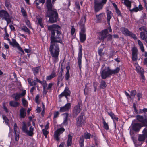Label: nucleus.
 Listing matches in <instances>:
<instances>
[{
	"mask_svg": "<svg viewBox=\"0 0 147 147\" xmlns=\"http://www.w3.org/2000/svg\"><path fill=\"white\" fill-rule=\"evenodd\" d=\"M45 16L49 18V22L51 24L57 22L59 20V14L56 9L53 8L51 0H46Z\"/></svg>",
	"mask_w": 147,
	"mask_h": 147,
	"instance_id": "obj_1",
	"label": "nucleus"
},
{
	"mask_svg": "<svg viewBox=\"0 0 147 147\" xmlns=\"http://www.w3.org/2000/svg\"><path fill=\"white\" fill-rule=\"evenodd\" d=\"M48 28V30L51 32V43H59L63 44L61 36V32L59 31L61 29V26L57 24H53L49 26Z\"/></svg>",
	"mask_w": 147,
	"mask_h": 147,
	"instance_id": "obj_2",
	"label": "nucleus"
},
{
	"mask_svg": "<svg viewBox=\"0 0 147 147\" xmlns=\"http://www.w3.org/2000/svg\"><path fill=\"white\" fill-rule=\"evenodd\" d=\"M136 120L139 123H135L133 124L132 130H130V134L131 136H134V132H138L142 127H147V116L137 115L136 116Z\"/></svg>",
	"mask_w": 147,
	"mask_h": 147,
	"instance_id": "obj_3",
	"label": "nucleus"
},
{
	"mask_svg": "<svg viewBox=\"0 0 147 147\" xmlns=\"http://www.w3.org/2000/svg\"><path fill=\"white\" fill-rule=\"evenodd\" d=\"M49 50L52 57L56 59H58L60 51L59 45L56 43H51Z\"/></svg>",
	"mask_w": 147,
	"mask_h": 147,
	"instance_id": "obj_4",
	"label": "nucleus"
},
{
	"mask_svg": "<svg viewBox=\"0 0 147 147\" xmlns=\"http://www.w3.org/2000/svg\"><path fill=\"white\" fill-rule=\"evenodd\" d=\"M120 69L119 67H117L115 69L112 70L110 69L109 67L107 69H104L101 72V77L102 79H106L107 77L110 76L111 75L117 74L120 71Z\"/></svg>",
	"mask_w": 147,
	"mask_h": 147,
	"instance_id": "obj_5",
	"label": "nucleus"
},
{
	"mask_svg": "<svg viewBox=\"0 0 147 147\" xmlns=\"http://www.w3.org/2000/svg\"><path fill=\"white\" fill-rule=\"evenodd\" d=\"M107 1V0H94L95 12L97 13L102 9Z\"/></svg>",
	"mask_w": 147,
	"mask_h": 147,
	"instance_id": "obj_6",
	"label": "nucleus"
},
{
	"mask_svg": "<svg viewBox=\"0 0 147 147\" xmlns=\"http://www.w3.org/2000/svg\"><path fill=\"white\" fill-rule=\"evenodd\" d=\"M138 66L136 67V71L140 75V78L142 82H144L146 80L144 76V69L142 67L140 66L138 64Z\"/></svg>",
	"mask_w": 147,
	"mask_h": 147,
	"instance_id": "obj_7",
	"label": "nucleus"
},
{
	"mask_svg": "<svg viewBox=\"0 0 147 147\" xmlns=\"http://www.w3.org/2000/svg\"><path fill=\"white\" fill-rule=\"evenodd\" d=\"M121 31L123 33L125 36H130L134 40L137 39V37L136 35L132 33L127 28L125 27L122 28H121Z\"/></svg>",
	"mask_w": 147,
	"mask_h": 147,
	"instance_id": "obj_8",
	"label": "nucleus"
},
{
	"mask_svg": "<svg viewBox=\"0 0 147 147\" xmlns=\"http://www.w3.org/2000/svg\"><path fill=\"white\" fill-rule=\"evenodd\" d=\"M91 136V134L89 133H85L84 134V136H80L79 140V143L80 147H84V139H90Z\"/></svg>",
	"mask_w": 147,
	"mask_h": 147,
	"instance_id": "obj_9",
	"label": "nucleus"
},
{
	"mask_svg": "<svg viewBox=\"0 0 147 147\" xmlns=\"http://www.w3.org/2000/svg\"><path fill=\"white\" fill-rule=\"evenodd\" d=\"M71 92L69 88L66 86L64 91L58 96L59 98H61L63 97H65L67 100L68 101V96H70Z\"/></svg>",
	"mask_w": 147,
	"mask_h": 147,
	"instance_id": "obj_10",
	"label": "nucleus"
},
{
	"mask_svg": "<svg viewBox=\"0 0 147 147\" xmlns=\"http://www.w3.org/2000/svg\"><path fill=\"white\" fill-rule=\"evenodd\" d=\"M82 45L79 46L78 49V64L79 69L81 71L82 68Z\"/></svg>",
	"mask_w": 147,
	"mask_h": 147,
	"instance_id": "obj_11",
	"label": "nucleus"
},
{
	"mask_svg": "<svg viewBox=\"0 0 147 147\" xmlns=\"http://www.w3.org/2000/svg\"><path fill=\"white\" fill-rule=\"evenodd\" d=\"M83 117L84 115L81 113L76 119V125L77 127H80L84 125L86 121L84 119Z\"/></svg>",
	"mask_w": 147,
	"mask_h": 147,
	"instance_id": "obj_12",
	"label": "nucleus"
},
{
	"mask_svg": "<svg viewBox=\"0 0 147 147\" xmlns=\"http://www.w3.org/2000/svg\"><path fill=\"white\" fill-rule=\"evenodd\" d=\"M139 30L141 31L140 33V36L141 38L145 40L147 39V30L146 27L142 26L139 28Z\"/></svg>",
	"mask_w": 147,
	"mask_h": 147,
	"instance_id": "obj_13",
	"label": "nucleus"
},
{
	"mask_svg": "<svg viewBox=\"0 0 147 147\" xmlns=\"http://www.w3.org/2000/svg\"><path fill=\"white\" fill-rule=\"evenodd\" d=\"M65 129L63 127H61L58 129L54 132V139L56 141H59L60 139L59 136L65 131Z\"/></svg>",
	"mask_w": 147,
	"mask_h": 147,
	"instance_id": "obj_14",
	"label": "nucleus"
},
{
	"mask_svg": "<svg viewBox=\"0 0 147 147\" xmlns=\"http://www.w3.org/2000/svg\"><path fill=\"white\" fill-rule=\"evenodd\" d=\"M26 93V91L25 90H23L21 93H16L12 95V97L14 99L15 101H18L20 98L24 96Z\"/></svg>",
	"mask_w": 147,
	"mask_h": 147,
	"instance_id": "obj_15",
	"label": "nucleus"
},
{
	"mask_svg": "<svg viewBox=\"0 0 147 147\" xmlns=\"http://www.w3.org/2000/svg\"><path fill=\"white\" fill-rule=\"evenodd\" d=\"M108 30L107 29H105L102 31L98 32V34L100 37L99 38V39L103 42L105 39L107 37V35L108 34Z\"/></svg>",
	"mask_w": 147,
	"mask_h": 147,
	"instance_id": "obj_16",
	"label": "nucleus"
},
{
	"mask_svg": "<svg viewBox=\"0 0 147 147\" xmlns=\"http://www.w3.org/2000/svg\"><path fill=\"white\" fill-rule=\"evenodd\" d=\"M12 42H9L10 45H11L13 47H16L20 51H21L23 54H24V52L22 48L20 46L19 44L16 41L15 39H12Z\"/></svg>",
	"mask_w": 147,
	"mask_h": 147,
	"instance_id": "obj_17",
	"label": "nucleus"
},
{
	"mask_svg": "<svg viewBox=\"0 0 147 147\" xmlns=\"http://www.w3.org/2000/svg\"><path fill=\"white\" fill-rule=\"evenodd\" d=\"M80 105L79 103L75 106L73 109V115L74 117H76L81 111V109L80 108Z\"/></svg>",
	"mask_w": 147,
	"mask_h": 147,
	"instance_id": "obj_18",
	"label": "nucleus"
},
{
	"mask_svg": "<svg viewBox=\"0 0 147 147\" xmlns=\"http://www.w3.org/2000/svg\"><path fill=\"white\" fill-rule=\"evenodd\" d=\"M85 29H81L79 33L80 39L81 42H84L86 40V34H85Z\"/></svg>",
	"mask_w": 147,
	"mask_h": 147,
	"instance_id": "obj_19",
	"label": "nucleus"
},
{
	"mask_svg": "<svg viewBox=\"0 0 147 147\" xmlns=\"http://www.w3.org/2000/svg\"><path fill=\"white\" fill-rule=\"evenodd\" d=\"M71 107V104L70 103L66 104L64 106L60 107L59 112H66L69 110Z\"/></svg>",
	"mask_w": 147,
	"mask_h": 147,
	"instance_id": "obj_20",
	"label": "nucleus"
},
{
	"mask_svg": "<svg viewBox=\"0 0 147 147\" xmlns=\"http://www.w3.org/2000/svg\"><path fill=\"white\" fill-rule=\"evenodd\" d=\"M37 79H38L37 77H35V80L33 81H32V80L30 78H28V81L29 84L31 86L36 85V87H38V85L37 84V82H38Z\"/></svg>",
	"mask_w": 147,
	"mask_h": 147,
	"instance_id": "obj_21",
	"label": "nucleus"
},
{
	"mask_svg": "<svg viewBox=\"0 0 147 147\" xmlns=\"http://www.w3.org/2000/svg\"><path fill=\"white\" fill-rule=\"evenodd\" d=\"M86 16H84V17L81 18L79 22V25L80 27V29H85V24L86 22Z\"/></svg>",
	"mask_w": 147,
	"mask_h": 147,
	"instance_id": "obj_22",
	"label": "nucleus"
},
{
	"mask_svg": "<svg viewBox=\"0 0 147 147\" xmlns=\"http://www.w3.org/2000/svg\"><path fill=\"white\" fill-rule=\"evenodd\" d=\"M26 115V111L25 109L23 107L20 110V117L21 118H24Z\"/></svg>",
	"mask_w": 147,
	"mask_h": 147,
	"instance_id": "obj_23",
	"label": "nucleus"
},
{
	"mask_svg": "<svg viewBox=\"0 0 147 147\" xmlns=\"http://www.w3.org/2000/svg\"><path fill=\"white\" fill-rule=\"evenodd\" d=\"M108 114L110 116L112 119L113 120V122L115 125H116V123L115 121H118V118L113 113L112 111L110 112H107Z\"/></svg>",
	"mask_w": 147,
	"mask_h": 147,
	"instance_id": "obj_24",
	"label": "nucleus"
},
{
	"mask_svg": "<svg viewBox=\"0 0 147 147\" xmlns=\"http://www.w3.org/2000/svg\"><path fill=\"white\" fill-rule=\"evenodd\" d=\"M106 13L107 14V20L108 23L109 24L110 20L113 16V13L109 10H107Z\"/></svg>",
	"mask_w": 147,
	"mask_h": 147,
	"instance_id": "obj_25",
	"label": "nucleus"
},
{
	"mask_svg": "<svg viewBox=\"0 0 147 147\" xmlns=\"http://www.w3.org/2000/svg\"><path fill=\"white\" fill-rule=\"evenodd\" d=\"M0 17H9V13L5 10H0Z\"/></svg>",
	"mask_w": 147,
	"mask_h": 147,
	"instance_id": "obj_26",
	"label": "nucleus"
},
{
	"mask_svg": "<svg viewBox=\"0 0 147 147\" xmlns=\"http://www.w3.org/2000/svg\"><path fill=\"white\" fill-rule=\"evenodd\" d=\"M56 73L55 72V71L53 70L51 74L49 76H47L46 78V79L47 80H48L53 79L54 78L56 77Z\"/></svg>",
	"mask_w": 147,
	"mask_h": 147,
	"instance_id": "obj_27",
	"label": "nucleus"
},
{
	"mask_svg": "<svg viewBox=\"0 0 147 147\" xmlns=\"http://www.w3.org/2000/svg\"><path fill=\"white\" fill-rule=\"evenodd\" d=\"M72 137L70 134L68 136V139L67 142V145L68 147L71 146L72 144Z\"/></svg>",
	"mask_w": 147,
	"mask_h": 147,
	"instance_id": "obj_28",
	"label": "nucleus"
},
{
	"mask_svg": "<svg viewBox=\"0 0 147 147\" xmlns=\"http://www.w3.org/2000/svg\"><path fill=\"white\" fill-rule=\"evenodd\" d=\"M10 106L13 107H18L20 105V103L16 101H10L9 102Z\"/></svg>",
	"mask_w": 147,
	"mask_h": 147,
	"instance_id": "obj_29",
	"label": "nucleus"
},
{
	"mask_svg": "<svg viewBox=\"0 0 147 147\" xmlns=\"http://www.w3.org/2000/svg\"><path fill=\"white\" fill-rule=\"evenodd\" d=\"M5 5L7 9L9 10L12 8L10 0H5Z\"/></svg>",
	"mask_w": 147,
	"mask_h": 147,
	"instance_id": "obj_30",
	"label": "nucleus"
},
{
	"mask_svg": "<svg viewBox=\"0 0 147 147\" xmlns=\"http://www.w3.org/2000/svg\"><path fill=\"white\" fill-rule=\"evenodd\" d=\"M45 0H35V2L36 3V6L39 9H40V7L38 6L39 4L42 3L43 5L45 3Z\"/></svg>",
	"mask_w": 147,
	"mask_h": 147,
	"instance_id": "obj_31",
	"label": "nucleus"
},
{
	"mask_svg": "<svg viewBox=\"0 0 147 147\" xmlns=\"http://www.w3.org/2000/svg\"><path fill=\"white\" fill-rule=\"evenodd\" d=\"M34 128L31 126L29 128V130H28L27 134L30 136H32L34 134L33 131H34Z\"/></svg>",
	"mask_w": 147,
	"mask_h": 147,
	"instance_id": "obj_32",
	"label": "nucleus"
},
{
	"mask_svg": "<svg viewBox=\"0 0 147 147\" xmlns=\"http://www.w3.org/2000/svg\"><path fill=\"white\" fill-rule=\"evenodd\" d=\"M107 85L105 81L103 80H101L99 86V87L100 89H104L106 87Z\"/></svg>",
	"mask_w": 147,
	"mask_h": 147,
	"instance_id": "obj_33",
	"label": "nucleus"
},
{
	"mask_svg": "<svg viewBox=\"0 0 147 147\" xmlns=\"http://www.w3.org/2000/svg\"><path fill=\"white\" fill-rule=\"evenodd\" d=\"M104 15V13H101L99 15H96V17L98 22H101L102 19L103 18Z\"/></svg>",
	"mask_w": 147,
	"mask_h": 147,
	"instance_id": "obj_34",
	"label": "nucleus"
},
{
	"mask_svg": "<svg viewBox=\"0 0 147 147\" xmlns=\"http://www.w3.org/2000/svg\"><path fill=\"white\" fill-rule=\"evenodd\" d=\"M21 29L22 30L27 33L29 34H30V31L25 25L23 26L21 28Z\"/></svg>",
	"mask_w": 147,
	"mask_h": 147,
	"instance_id": "obj_35",
	"label": "nucleus"
},
{
	"mask_svg": "<svg viewBox=\"0 0 147 147\" xmlns=\"http://www.w3.org/2000/svg\"><path fill=\"white\" fill-rule=\"evenodd\" d=\"M38 24L40 25L42 28L44 27V26L43 24V22H42V18L41 17H38L37 18Z\"/></svg>",
	"mask_w": 147,
	"mask_h": 147,
	"instance_id": "obj_36",
	"label": "nucleus"
},
{
	"mask_svg": "<svg viewBox=\"0 0 147 147\" xmlns=\"http://www.w3.org/2000/svg\"><path fill=\"white\" fill-rule=\"evenodd\" d=\"M40 67L38 66L32 68V71L35 77H37V74L38 73Z\"/></svg>",
	"mask_w": 147,
	"mask_h": 147,
	"instance_id": "obj_37",
	"label": "nucleus"
},
{
	"mask_svg": "<svg viewBox=\"0 0 147 147\" xmlns=\"http://www.w3.org/2000/svg\"><path fill=\"white\" fill-rule=\"evenodd\" d=\"M124 3L127 7L129 8L131 7V2L129 0H124Z\"/></svg>",
	"mask_w": 147,
	"mask_h": 147,
	"instance_id": "obj_38",
	"label": "nucleus"
},
{
	"mask_svg": "<svg viewBox=\"0 0 147 147\" xmlns=\"http://www.w3.org/2000/svg\"><path fill=\"white\" fill-rule=\"evenodd\" d=\"M138 42L141 51L142 52H144V49L143 43L139 40H138Z\"/></svg>",
	"mask_w": 147,
	"mask_h": 147,
	"instance_id": "obj_39",
	"label": "nucleus"
},
{
	"mask_svg": "<svg viewBox=\"0 0 147 147\" xmlns=\"http://www.w3.org/2000/svg\"><path fill=\"white\" fill-rule=\"evenodd\" d=\"M132 55H138V50L135 46L133 47L131 49Z\"/></svg>",
	"mask_w": 147,
	"mask_h": 147,
	"instance_id": "obj_40",
	"label": "nucleus"
},
{
	"mask_svg": "<svg viewBox=\"0 0 147 147\" xmlns=\"http://www.w3.org/2000/svg\"><path fill=\"white\" fill-rule=\"evenodd\" d=\"M102 123L103 124V127L106 130H107L109 129V127L108 124L105 121L104 119H102Z\"/></svg>",
	"mask_w": 147,
	"mask_h": 147,
	"instance_id": "obj_41",
	"label": "nucleus"
},
{
	"mask_svg": "<svg viewBox=\"0 0 147 147\" xmlns=\"http://www.w3.org/2000/svg\"><path fill=\"white\" fill-rule=\"evenodd\" d=\"M146 138L142 134H140L139 135L138 140L139 142H143Z\"/></svg>",
	"mask_w": 147,
	"mask_h": 147,
	"instance_id": "obj_42",
	"label": "nucleus"
},
{
	"mask_svg": "<svg viewBox=\"0 0 147 147\" xmlns=\"http://www.w3.org/2000/svg\"><path fill=\"white\" fill-rule=\"evenodd\" d=\"M22 131L25 133L27 134L28 130L27 129V126L26 123L24 122H23V126L22 127Z\"/></svg>",
	"mask_w": 147,
	"mask_h": 147,
	"instance_id": "obj_43",
	"label": "nucleus"
},
{
	"mask_svg": "<svg viewBox=\"0 0 147 147\" xmlns=\"http://www.w3.org/2000/svg\"><path fill=\"white\" fill-rule=\"evenodd\" d=\"M63 78V77L62 71H60L58 74V76L57 78V80L62 81Z\"/></svg>",
	"mask_w": 147,
	"mask_h": 147,
	"instance_id": "obj_44",
	"label": "nucleus"
},
{
	"mask_svg": "<svg viewBox=\"0 0 147 147\" xmlns=\"http://www.w3.org/2000/svg\"><path fill=\"white\" fill-rule=\"evenodd\" d=\"M71 35L72 36H73L74 34L75 36L76 34V29L74 28V26H71Z\"/></svg>",
	"mask_w": 147,
	"mask_h": 147,
	"instance_id": "obj_45",
	"label": "nucleus"
},
{
	"mask_svg": "<svg viewBox=\"0 0 147 147\" xmlns=\"http://www.w3.org/2000/svg\"><path fill=\"white\" fill-rule=\"evenodd\" d=\"M63 115L65 114V116L63 121L64 124H67V123L68 118L69 115V114L67 113H66L63 114Z\"/></svg>",
	"mask_w": 147,
	"mask_h": 147,
	"instance_id": "obj_46",
	"label": "nucleus"
},
{
	"mask_svg": "<svg viewBox=\"0 0 147 147\" xmlns=\"http://www.w3.org/2000/svg\"><path fill=\"white\" fill-rule=\"evenodd\" d=\"M37 79L38 80V82L41 84L42 85L43 88L44 86L45 87H47V84L45 81H42L38 79Z\"/></svg>",
	"mask_w": 147,
	"mask_h": 147,
	"instance_id": "obj_47",
	"label": "nucleus"
},
{
	"mask_svg": "<svg viewBox=\"0 0 147 147\" xmlns=\"http://www.w3.org/2000/svg\"><path fill=\"white\" fill-rule=\"evenodd\" d=\"M139 141H138V140H134V143L135 145V146H141V145L142 144V143L141 144H140L139 142Z\"/></svg>",
	"mask_w": 147,
	"mask_h": 147,
	"instance_id": "obj_48",
	"label": "nucleus"
},
{
	"mask_svg": "<svg viewBox=\"0 0 147 147\" xmlns=\"http://www.w3.org/2000/svg\"><path fill=\"white\" fill-rule=\"evenodd\" d=\"M25 22L28 27H29L30 28H32L30 20L28 19H27L25 21Z\"/></svg>",
	"mask_w": 147,
	"mask_h": 147,
	"instance_id": "obj_49",
	"label": "nucleus"
},
{
	"mask_svg": "<svg viewBox=\"0 0 147 147\" xmlns=\"http://www.w3.org/2000/svg\"><path fill=\"white\" fill-rule=\"evenodd\" d=\"M94 139L95 141V145L96 146H98V144L99 142V139L97 137L95 136L94 137Z\"/></svg>",
	"mask_w": 147,
	"mask_h": 147,
	"instance_id": "obj_50",
	"label": "nucleus"
},
{
	"mask_svg": "<svg viewBox=\"0 0 147 147\" xmlns=\"http://www.w3.org/2000/svg\"><path fill=\"white\" fill-rule=\"evenodd\" d=\"M138 55H132V61H137Z\"/></svg>",
	"mask_w": 147,
	"mask_h": 147,
	"instance_id": "obj_51",
	"label": "nucleus"
},
{
	"mask_svg": "<svg viewBox=\"0 0 147 147\" xmlns=\"http://www.w3.org/2000/svg\"><path fill=\"white\" fill-rule=\"evenodd\" d=\"M142 135L147 138V127H145L142 131Z\"/></svg>",
	"mask_w": 147,
	"mask_h": 147,
	"instance_id": "obj_52",
	"label": "nucleus"
},
{
	"mask_svg": "<svg viewBox=\"0 0 147 147\" xmlns=\"http://www.w3.org/2000/svg\"><path fill=\"white\" fill-rule=\"evenodd\" d=\"M45 129H43L42 130V132L43 134L45 136V138H47V136L49 134V131Z\"/></svg>",
	"mask_w": 147,
	"mask_h": 147,
	"instance_id": "obj_53",
	"label": "nucleus"
},
{
	"mask_svg": "<svg viewBox=\"0 0 147 147\" xmlns=\"http://www.w3.org/2000/svg\"><path fill=\"white\" fill-rule=\"evenodd\" d=\"M14 134H15V139L16 141H18L19 140V134L17 132L14 133Z\"/></svg>",
	"mask_w": 147,
	"mask_h": 147,
	"instance_id": "obj_54",
	"label": "nucleus"
},
{
	"mask_svg": "<svg viewBox=\"0 0 147 147\" xmlns=\"http://www.w3.org/2000/svg\"><path fill=\"white\" fill-rule=\"evenodd\" d=\"M3 119L4 120L6 124L8 125L9 124V120L7 117L5 116H3Z\"/></svg>",
	"mask_w": 147,
	"mask_h": 147,
	"instance_id": "obj_55",
	"label": "nucleus"
},
{
	"mask_svg": "<svg viewBox=\"0 0 147 147\" xmlns=\"http://www.w3.org/2000/svg\"><path fill=\"white\" fill-rule=\"evenodd\" d=\"M21 12L23 16H27V13L23 7H22L21 8Z\"/></svg>",
	"mask_w": 147,
	"mask_h": 147,
	"instance_id": "obj_56",
	"label": "nucleus"
},
{
	"mask_svg": "<svg viewBox=\"0 0 147 147\" xmlns=\"http://www.w3.org/2000/svg\"><path fill=\"white\" fill-rule=\"evenodd\" d=\"M22 102L23 105L25 107L28 105L27 101L24 98H23L22 99Z\"/></svg>",
	"mask_w": 147,
	"mask_h": 147,
	"instance_id": "obj_57",
	"label": "nucleus"
},
{
	"mask_svg": "<svg viewBox=\"0 0 147 147\" xmlns=\"http://www.w3.org/2000/svg\"><path fill=\"white\" fill-rule=\"evenodd\" d=\"M75 7L76 9L80 10V7L79 5V3L78 1H76L75 3Z\"/></svg>",
	"mask_w": 147,
	"mask_h": 147,
	"instance_id": "obj_58",
	"label": "nucleus"
},
{
	"mask_svg": "<svg viewBox=\"0 0 147 147\" xmlns=\"http://www.w3.org/2000/svg\"><path fill=\"white\" fill-rule=\"evenodd\" d=\"M136 94V90H133L130 92V95L131 97L133 96L134 97H135Z\"/></svg>",
	"mask_w": 147,
	"mask_h": 147,
	"instance_id": "obj_59",
	"label": "nucleus"
},
{
	"mask_svg": "<svg viewBox=\"0 0 147 147\" xmlns=\"http://www.w3.org/2000/svg\"><path fill=\"white\" fill-rule=\"evenodd\" d=\"M5 20L7 21V24H8L11 22V20L9 17H6L3 18Z\"/></svg>",
	"mask_w": 147,
	"mask_h": 147,
	"instance_id": "obj_60",
	"label": "nucleus"
},
{
	"mask_svg": "<svg viewBox=\"0 0 147 147\" xmlns=\"http://www.w3.org/2000/svg\"><path fill=\"white\" fill-rule=\"evenodd\" d=\"M129 10L131 12H137L139 11L138 7H135L134 8L132 9H130Z\"/></svg>",
	"mask_w": 147,
	"mask_h": 147,
	"instance_id": "obj_61",
	"label": "nucleus"
},
{
	"mask_svg": "<svg viewBox=\"0 0 147 147\" xmlns=\"http://www.w3.org/2000/svg\"><path fill=\"white\" fill-rule=\"evenodd\" d=\"M70 77L69 72V70L67 71L65 74V78L66 80H67L69 79Z\"/></svg>",
	"mask_w": 147,
	"mask_h": 147,
	"instance_id": "obj_62",
	"label": "nucleus"
},
{
	"mask_svg": "<svg viewBox=\"0 0 147 147\" xmlns=\"http://www.w3.org/2000/svg\"><path fill=\"white\" fill-rule=\"evenodd\" d=\"M54 118H55L58 117L59 113L58 111H55L54 113Z\"/></svg>",
	"mask_w": 147,
	"mask_h": 147,
	"instance_id": "obj_63",
	"label": "nucleus"
},
{
	"mask_svg": "<svg viewBox=\"0 0 147 147\" xmlns=\"http://www.w3.org/2000/svg\"><path fill=\"white\" fill-rule=\"evenodd\" d=\"M115 10L116 12V13L117 14L118 16H122L120 10L118 8L116 9Z\"/></svg>",
	"mask_w": 147,
	"mask_h": 147,
	"instance_id": "obj_64",
	"label": "nucleus"
}]
</instances>
